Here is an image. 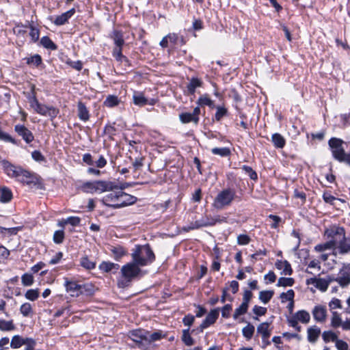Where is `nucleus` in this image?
<instances>
[{"label": "nucleus", "instance_id": "nucleus-1", "mask_svg": "<svg viewBox=\"0 0 350 350\" xmlns=\"http://www.w3.org/2000/svg\"><path fill=\"white\" fill-rule=\"evenodd\" d=\"M3 168L8 176L16 178L21 183L30 188L40 187V178L33 172L25 170L21 167H16L8 161L3 162Z\"/></svg>", "mask_w": 350, "mask_h": 350}, {"label": "nucleus", "instance_id": "nucleus-2", "mask_svg": "<svg viewBox=\"0 0 350 350\" xmlns=\"http://www.w3.org/2000/svg\"><path fill=\"white\" fill-rule=\"evenodd\" d=\"M131 256L133 261L140 267L149 265L155 260V255L148 244L136 245Z\"/></svg>", "mask_w": 350, "mask_h": 350}, {"label": "nucleus", "instance_id": "nucleus-3", "mask_svg": "<svg viewBox=\"0 0 350 350\" xmlns=\"http://www.w3.org/2000/svg\"><path fill=\"white\" fill-rule=\"evenodd\" d=\"M142 273L140 266L133 260L123 265L121 268L122 278L118 282L120 288H124L129 285L133 279L138 277Z\"/></svg>", "mask_w": 350, "mask_h": 350}, {"label": "nucleus", "instance_id": "nucleus-4", "mask_svg": "<svg viewBox=\"0 0 350 350\" xmlns=\"http://www.w3.org/2000/svg\"><path fill=\"white\" fill-rule=\"evenodd\" d=\"M236 196V191L234 189H224L219 191L214 198L212 206L217 210H221L230 206Z\"/></svg>", "mask_w": 350, "mask_h": 350}, {"label": "nucleus", "instance_id": "nucleus-5", "mask_svg": "<svg viewBox=\"0 0 350 350\" xmlns=\"http://www.w3.org/2000/svg\"><path fill=\"white\" fill-rule=\"evenodd\" d=\"M30 106L36 113L41 116L49 117L51 120L56 118L59 113V110L53 106H48L40 103L36 96H33L31 98Z\"/></svg>", "mask_w": 350, "mask_h": 350}, {"label": "nucleus", "instance_id": "nucleus-6", "mask_svg": "<svg viewBox=\"0 0 350 350\" xmlns=\"http://www.w3.org/2000/svg\"><path fill=\"white\" fill-rule=\"evenodd\" d=\"M345 142L339 138L332 137L328 144L332 150L333 157L339 162L345 163L346 153L343 144Z\"/></svg>", "mask_w": 350, "mask_h": 350}, {"label": "nucleus", "instance_id": "nucleus-7", "mask_svg": "<svg viewBox=\"0 0 350 350\" xmlns=\"http://www.w3.org/2000/svg\"><path fill=\"white\" fill-rule=\"evenodd\" d=\"M350 264H344L340 269L335 282L342 288L347 287L350 284Z\"/></svg>", "mask_w": 350, "mask_h": 350}, {"label": "nucleus", "instance_id": "nucleus-8", "mask_svg": "<svg viewBox=\"0 0 350 350\" xmlns=\"http://www.w3.org/2000/svg\"><path fill=\"white\" fill-rule=\"evenodd\" d=\"M95 185V193H98L124 188L119 187L116 183L109 180H96L94 181V186Z\"/></svg>", "mask_w": 350, "mask_h": 350}, {"label": "nucleus", "instance_id": "nucleus-9", "mask_svg": "<svg viewBox=\"0 0 350 350\" xmlns=\"http://www.w3.org/2000/svg\"><path fill=\"white\" fill-rule=\"evenodd\" d=\"M146 332L142 330H134L130 333V338L138 345L139 348L144 349L148 348Z\"/></svg>", "mask_w": 350, "mask_h": 350}, {"label": "nucleus", "instance_id": "nucleus-10", "mask_svg": "<svg viewBox=\"0 0 350 350\" xmlns=\"http://www.w3.org/2000/svg\"><path fill=\"white\" fill-rule=\"evenodd\" d=\"M200 113V109L198 106L193 109L192 113L185 112L179 115V119L183 124H187L193 122L195 124H198L199 122V115Z\"/></svg>", "mask_w": 350, "mask_h": 350}, {"label": "nucleus", "instance_id": "nucleus-11", "mask_svg": "<svg viewBox=\"0 0 350 350\" xmlns=\"http://www.w3.org/2000/svg\"><path fill=\"white\" fill-rule=\"evenodd\" d=\"M102 202L107 206L112 207L113 208H118V206L116 204H119V190L112 191L111 193L105 196L102 199Z\"/></svg>", "mask_w": 350, "mask_h": 350}, {"label": "nucleus", "instance_id": "nucleus-12", "mask_svg": "<svg viewBox=\"0 0 350 350\" xmlns=\"http://www.w3.org/2000/svg\"><path fill=\"white\" fill-rule=\"evenodd\" d=\"M64 286L67 293L72 297H78L80 295L81 284L73 280H69L68 278H64Z\"/></svg>", "mask_w": 350, "mask_h": 350}, {"label": "nucleus", "instance_id": "nucleus-13", "mask_svg": "<svg viewBox=\"0 0 350 350\" xmlns=\"http://www.w3.org/2000/svg\"><path fill=\"white\" fill-rule=\"evenodd\" d=\"M219 308L211 310L200 325L201 331L213 325L219 317Z\"/></svg>", "mask_w": 350, "mask_h": 350}, {"label": "nucleus", "instance_id": "nucleus-14", "mask_svg": "<svg viewBox=\"0 0 350 350\" xmlns=\"http://www.w3.org/2000/svg\"><path fill=\"white\" fill-rule=\"evenodd\" d=\"M14 131L20 135L26 143H31L33 139V135L31 131H29L24 125L17 124L14 127Z\"/></svg>", "mask_w": 350, "mask_h": 350}, {"label": "nucleus", "instance_id": "nucleus-15", "mask_svg": "<svg viewBox=\"0 0 350 350\" xmlns=\"http://www.w3.org/2000/svg\"><path fill=\"white\" fill-rule=\"evenodd\" d=\"M342 236V239L336 242V249L340 254L344 255L350 253V238L345 237V232Z\"/></svg>", "mask_w": 350, "mask_h": 350}, {"label": "nucleus", "instance_id": "nucleus-16", "mask_svg": "<svg viewBox=\"0 0 350 350\" xmlns=\"http://www.w3.org/2000/svg\"><path fill=\"white\" fill-rule=\"evenodd\" d=\"M119 200L120 202L116 206L118 205V208H121L134 204L137 200V198L119 190Z\"/></svg>", "mask_w": 350, "mask_h": 350}, {"label": "nucleus", "instance_id": "nucleus-17", "mask_svg": "<svg viewBox=\"0 0 350 350\" xmlns=\"http://www.w3.org/2000/svg\"><path fill=\"white\" fill-rule=\"evenodd\" d=\"M312 315L314 320L317 322L323 323L325 321L327 317V310L325 306H317L312 310Z\"/></svg>", "mask_w": 350, "mask_h": 350}, {"label": "nucleus", "instance_id": "nucleus-18", "mask_svg": "<svg viewBox=\"0 0 350 350\" xmlns=\"http://www.w3.org/2000/svg\"><path fill=\"white\" fill-rule=\"evenodd\" d=\"M211 220H213V217L205 215L204 217H202L199 220H196L194 223H192L191 226L188 228L189 230H194L198 229L202 227H206V226H212L213 224H211Z\"/></svg>", "mask_w": 350, "mask_h": 350}, {"label": "nucleus", "instance_id": "nucleus-19", "mask_svg": "<svg viewBox=\"0 0 350 350\" xmlns=\"http://www.w3.org/2000/svg\"><path fill=\"white\" fill-rule=\"evenodd\" d=\"M75 13V8H72L68 11L62 14L61 15L56 16L55 19L53 21V23L58 26L63 25L68 22L69 18H70Z\"/></svg>", "mask_w": 350, "mask_h": 350}, {"label": "nucleus", "instance_id": "nucleus-20", "mask_svg": "<svg viewBox=\"0 0 350 350\" xmlns=\"http://www.w3.org/2000/svg\"><path fill=\"white\" fill-rule=\"evenodd\" d=\"M275 267L282 270L281 274L291 275L293 273L291 264L287 260H278L275 262Z\"/></svg>", "mask_w": 350, "mask_h": 350}, {"label": "nucleus", "instance_id": "nucleus-21", "mask_svg": "<svg viewBox=\"0 0 350 350\" xmlns=\"http://www.w3.org/2000/svg\"><path fill=\"white\" fill-rule=\"evenodd\" d=\"M308 340L311 343H314L317 341L320 334L321 329L316 325L310 327L307 330Z\"/></svg>", "mask_w": 350, "mask_h": 350}, {"label": "nucleus", "instance_id": "nucleus-22", "mask_svg": "<svg viewBox=\"0 0 350 350\" xmlns=\"http://www.w3.org/2000/svg\"><path fill=\"white\" fill-rule=\"evenodd\" d=\"M133 103L138 106H144L146 104L154 105V100H151L150 102H148V99L146 98L144 94L141 92H135L133 96Z\"/></svg>", "mask_w": 350, "mask_h": 350}, {"label": "nucleus", "instance_id": "nucleus-23", "mask_svg": "<svg viewBox=\"0 0 350 350\" xmlns=\"http://www.w3.org/2000/svg\"><path fill=\"white\" fill-rule=\"evenodd\" d=\"M202 84L203 82L201 79L196 77L191 78L187 85L188 93L189 94H193L196 92V89L202 87Z\"/></svg>", "mask_w": 350, "mask_h": 350}, {"label": "nucleus", "instance_id": "nucleus-24", "mask_svg": "<svg viewBox=\"0 0 350 350\" xmlns=\"http://www.w3.org/2000/svg\"><path fill=\"white\" fill-rule=\"evenodd\" d=\"M12 199V191L6 187H0V202H9Z\"/></svg>", "mask_w": 350, "mask_h": 350}, {"label": "nucleus", "instance_id": "nucleus-25", "mask_svg": "<svg viewBox=\"0 0 350 350\" xmlns=\"http://www.w3.org/2000/svg\"><path fill=\"white\" fill-rule=\"evenodd\" d=\"M78 116L81 120L84 122L87 121L90 118L89 111L88 110L85 105L82 103H78Z\"/></svg>", "mask_w": 350, "mask_h": 350}, {"label": "nucleus", "instance_id": "nucleus-26", "mask_svg": "<svg viewBox=\"0 0 350 350\" xmlns=\"http://www.w3.org/2000/svg\"><path fill=\"white\" fill-rule=\"evenodd\" d=\"M271 142L277 148H282L286 144L284 137L280 133H274L271 136Z\"/></svg>", "mask_w": 350, "mask_h": 350}, {"label": "nucleus", "instance_id": "nucleus-27", "mask_svg": "<svg viewBox=\"0 0 350 350\" xmlns=\"http://www.w3.org/2000/svg\"><path fill=\"white\" fill-rule=\"evenodd\" d=\"M122 46H115L112 53L113 56L116 59V61L121 63L124 62L125 64H128L129 59L126 56L122 55Z\"/></svg>", "mask_w": 350, "mask_h": 350}, {"label": "nucleus", "instance_id": "nucleus-28", "mask_svg": "<svg viewBox=\"0 0 350 350\" xmlns=\"http://www.w3.org/2000/svg\"><path fill=\"white\" fill-rule=\"evenodd\" d=\"M257 333L261 335V337L269 338L271 330L269 329V323L264 322L259 324L257 327Z\"/></svg>", "mask_w": 350, "mask_h": 350}, {"label": "nucleus", "instance_id": "nucleus-29", "mask_svg": "<svg viewBox=\"0 0 350 350\" xmlns=\"http://www.w3.org/2000/svg\"><path fill=\"white\" fill-rule=\"evenodd\" d=\"M120 267V265L116 263L110 262H103L100 265L99 268L100 270L105 272L117 271Z\"/></svg>", "mask_w": 350, "mask_h": 350}, {"label": "nucleus", "instance_id": "nucleus-30", "mask_svg": "<svg viewBox=\"0 0 350 350\" xmlns=\"http://www.w3.org/2000/svg\"><path fill=\"white\" fill-rule=\"evenodd\" d=\"M116 46H122L124 44L123 34L121 31L114 30L111 36Z\"/></svg>", "mask_w": 350, "mask_h": 350}, {"label": "nucleus", "instance_id": "nucleus-31", "mask_svg": "<svg viewBox=\"0 0 350 350\" xmlns=\"http://www.w3.org/2000/svg\"><path fill=\"white\" fill-rule=\"evenodd\" d=\"M294 315L299 321L304 324L309 323L310 320L309 312L304 310L297 311Z\"/></svg>", "mask_w": 350, "mask_h": 350}, {"label": "nucleus", "instance_id": "nucleus-32", "mask_svg": "<svg viewBox=\"0 0 350 350\" xmlns=\"http://www.w3.org/2000/svg\"><path fill=\"white\" fill-rule=\"evenodd\" d=\"M336 241L331 240L323 244H319L315 246L314 249L317 252H323L327 250L336 249Z\"/></svg>", "mask_w": 350, "mask_h": 350}, {"label": "nucleus", "instance_id": "nucleus-33", "mask_svg": "<svg viewBox=\"0 0 350 350\" xmlns=\"http://www.w3.org/2000/svg\"><path fill=\"white\" fill-rule=\"evenodd\" d=\"M111 252L116 260H119L126 254V250L122 246L112 247Z\"/></svg>", "mask_w": 350, "mask_h": 350}, {"label": "nucleus", "instance_id": "nucleus-34", "mask_svg": "<svg viewBox=\"0 0 350 350\" xmlns=\"http://www.w3.org/2000/svg\"><path fill=\"white\" fill-rule=\"evenodd\" d=\"M146 339L148 342V347L152 342L159 340L164 337L161 331H157L152 334H150L149 332H146Z\"/></svg>", "mask_w": 350, "mask_h": 350}, {"label": "nucleus", "instance_id": "nucleus-35", "mask_svg": "<svg viewBox=\"0 0 350 350\" xmlns=\"http://www.w3.org/2000/svg\"><path fill=\"white\" fill-rule=\"evenodd\" d=\"M16 327L12 320L5 321L0 319V330L3 332H9L15 329Z\"/></svg>", "mask_w": 350, "mask_h": 350}, {"label": "nucleus", "instance_id": "nucleus-36", "mask_svg": "<svg viewBox=\"0 0 350 350\" xmlns=\"http://www.w3.org/2000/svg\"><path fill=\"white\" fill-rule=\"evenodd\" d=\"M181 339L186 346L189 347L194 344V340L189 333V328L183 330Z\"/></svg>", "mask_w": 350, "mask_h": 350}, {"label": "nucleus", "instance_id": "nucleus-37", "mask_svg": "<svg viewBox=\"0 0 350 350\" xmlns=\"http://www.w3.org/2000/svg\"><path fill=\"white\" fill-rule=\"evenodd\" d=\"M211 152L215 155H219L222 157H228L231 154L230 149L227 147L213 148L211 149Z\"/></svg>", "mask_w": 350, "mask_h": 350}, {"label": "nucleus", "instance_id": "nucleus-38", "mask_svg": "<svg viewBox=\"0 0 350 350\" xmlns=\"http://www.w3.org/2000/svg\"><path fill=\"white\" fill-rule=\"evenodd\" d=\"M255 327L253 325L248 323L247 325L242 329L243 336L247 339L250 340L254 333Z\"/></svg>", "mask_w": 350, "mask_h": 350}, {"label": "nucleus", "instance_id": "nucleus-39", "mask_svg": "<svg viewBox=\"0 0 350 350\" xmlns=\"http://www.w3.org/2000/svg\"><path fill=\"white\" fill-rule=\"evenodd\" d=\"M273 295V291H262L259 293V299L266 304L271 299Z\"/></svg>", "mask_w": 350, "mask_h": 350}, {"label": "nucleus", "instance_id": "nucleus-40", "mask_svg": "<svg viewBox=\"0 0 350 350\" xmlns=\"http://www.w3.org/2000/svg\"><path fill=\"white\" fill-rule=\"evenodd\" d=\"M120 103L118 96L114 95H109L104 101V105L107 107H113Z\"/></svg>", "mask_w": 350, "mask_h": 350}, {"label": "nucleus", "instance_id": "nucleus-41", "mask_svg": "<svg viewBox=\"0 0 350 350\" xmlns=\"http://www.w3.org/2000/svg\"><path fill=\"white\" fill-rule=\"evenodd\" d=\"M80 265L81 267L88 270L93 269L96 267V262L90 260L88 256H83L81 258Z\"/></svg>", "mask_w": 350, "mask_h": 350}, {"label": "nucleus", "instance_id": "nucleus-42", "mask_svg": "<svg viewBox=\"0 0 350 350\" xmlns=\"http://www.w3.org/2000/svg\"><path fill=\"white\" fill-rule=\"evenodd\" d=\"M40 44L47 49H57L56 44L48 36L42 37L40 40Z\"/></svg>", "mask_w": 350, "mask_h": 350}, {"label": "nucleus", "instance_id": "nucleus-43", "mask_svg": "<svg viewBox=\"0 0 350 350\" xmlns=\"http://www.w3.org/2000/svg\"><path fill=\"white\" fill-rule=\"evenodd\" d=\"M196 103L198 106H204L206 105L208 107H212L213 105V101L208 97L207 94H204L201 96L197 100Z\"/></svg>", "mask_w": 350, "mask_h": 350}, {"label": "nucleus", "instance_id": "nucleus-44", "mask_svg": "<svg viewBox=\"0 0 350 350\" xmlns=\"http://www.w3.org/2000/svg\"><path fill=\"white\" fill-rule=\"evenodd\" d=\"M322 338L325 342H336L338 339V336L332 331H325L322 334Z\"/></svg>", "mask_w": 350, "mask_h": 350}, {"label": "nucleus", "instance_id": "nucleus-45", "mask_svg": "<svg viewBox=\"0 0 350 350\" xmlns=\"http://www.w3.org/2000/svg\"><path fill=\"white\" fill-rule=\"evenodd\" d=\"M342 319L337 312H332L331 326L334 328L340 327L342 325Z\"/></svg>", "mask_w": 350, "mask_h": 350}, {"label": "nucleus", "instance_id": "nucleus-46", "mask_svg": "<svg viewBox=\"0 0 350 350\" xmlns=\"http://www.w3.org/2000/svg\"><path fill=\"white\" fill-rule=\"evenodd\" d=\"M294 279L292 278H280L278 280V286H292L294 284Z\"/></svg>", "mask_w": 350, "mask_h": 350}, {"label": "nucleus", "instance_id": "nucleus-47", "mask_svg": "<svg viewBox=\"0 0 350 350\" xmlns=\"http://www.w3.org/2000/svg\"><path fill=\"white\" fill-rule=\"evenodd\" d=\"M294 297L295 292L293 289H289L286 293H282L280 296L282 303H284L286 301H292L293 300Z\"/></svg>", "mask_w": 350, "mask_h": 350}, {"label": "nucleus", "instance_id": "nucleus-48", "mask_svg": "<svg viewBox=\"0 0 350 350\" xmlns=\"http://www.w3.org/2000/svg\"><path fill=\"white\" fill-rule=\"evenodd\" d=\"M216 113L215 114V119L216 121L219 122L221 119L226 116L228 113V110L224 107L217 106L216 107Z\"/></svg>", "mask_w": 350, "mask_h": 350}, {"label": "nucleus", "instance_id": "nucleus-49", "mask_svg": "<svg viewBox=\"0 0 350 350\" xmlns=\"http://www.w3.org/2000/svg\"><path fill=\"white\" fill-rule=\"evenodd\" d=\"M315 287L320 291L325 292L329 287V281L324 278H318Z\"/></svg>", "mask_w": 350, "mask_h": 350}, {"label": "nucleus", "instance_id": "nucleus-50", "mask_svg": "<svg viewBox=\"0 0 350 350\" xmlns=\"http://www.w3.org/2000/svg\"><path fill=\"white\" fill-rule=\"evenodd\" d=\"M344 232H345V230L343 228L336 227L335 228L326 230L325 234L328 237H333L336 234L342 235V234H344Z\"/></svg>", "mask_w": 350, "mask_h": 350}, {"label": "nucleus", "instance_id": "nucleus-51", "mask_svg": "<svg viewBox=\"0 0 350 350\" xmlns=\"http://www.w3.org/2000/svg\"><path fill=\"white\" fill-rule=\"evenodd\" d=\"M20 312L24 317L29 316L33 312L31 305L29 303L22 304Z\"/></svg>", "mask_w": 350, "mask_h": 350}, {"label": "nucleus", "instance_id": "nucleus-52", "mask_svg": "<svg viewBox=\"0 0 350 350\" xmlns=\"http://www.w3.org/2000/svg\"><path fill=\"white\" fill-rule=\"evenodd\" d=\"M24 344L25 341L22 338H21L19 336H14L11 340L10 346L12 348L17 349Z\"/></svg>", "mask_w": 350, "mask_h": 350}, {"label": "nucleus", "instance_id": "nucleus-53", "mask_svg": "<svg viewBox=\"0 0 350 350\" xmlns=\"http://www.w3.org/2000/svg\"><path fill=\"white\" fill-rule=\"evenodd\" d=\"M42 63L41 56L38 54H36L27 59V64H32L36 66H38Z\"/></svg>", "mask_w": 350, "mask_h": 350}, {"label": "nucleus", "instance_id": "nucleus-54", "mask_svg": "<svg viewBox=\"0 0 350 350\" xmlns=\"http://www.w3.org/2000/svg\"><path fill=\"white\" fill-rule=\"evenodd\" d=\"M248 306L245 304H241L239 308H237L234 314H233V318L234 319H238V317L241 315H243L245 314L247 311Z\"/></svg>", "mask_w": 350, "mask_h": 350}, {"label": "nucleus", "instance_id": "nucleus-55", "mask_svg": "<svg viewBox=\"0 0 350 350\" xmlns=\"http://www.w3.org/2000/svg\"><path fill=\"white\" fill-rule=\"evenodd\" d=\"M0 140L5 142H10L15 145H18L17 142L8 133L3 132L0 129Z\"/></svg>", "mask_w": 350, "mask_h": 350}, {"label": "nucleus", "instance_id": "nucleus-56", "mask_svg": "<svg viewBox=\"0 0 350 350\" xmlns=\"http://www.w3.org/2000/svg\"><path fill=\"white\" fill-rule=\"evenodd\" d=\"M21 282L25 286H31L33 283V277L31 274L25 273L21 277Z\"/></svg>", "mask_w": 350, "mask_h": 350}, {"label": "nucleus", "instance_id": "nucleus-57", "mask_svg": "<svg viewBox=\"0 0 350 350\" xmlns=\"http://www.w3.org/2000/svg\"><path fill=\"white\" fill-rule=\"evenodd\" d=\"M80 295H92L94 294V288L90 284H81Z\"/></svg>", "mask_w": 350, "mask_h": 350}, {"label": "nucleus", "instance_id": "nucleus-58", "mask_svg": "<svg viewBox=\"0 0 350 350\" xmlns=\"http://www.w3.org/2000/svg\"><path fill=\"white\" fill-rule=\"evenodd\" d=\"M25 296L29 300L35 301L39 296V291L37 289H29L26 292Z\"/></svg>", "mask_w": 350, "mask_h": 350}, {"label": "nucleus", "instance_id": "nucleus-59", "mask_svg": "<svg viewBox=\"0 0 350 350\" xmlns=\"http://www.w3.org/2000/svg\"><path fill=\"white\" fill-rule=\"evenodd\" d=\"M53 241L57 244H60L64 239V232L63 230H56L53 234Z\"/></svg>", "mask_w": 350, "mask_h": 350}, {"label": "nucleus", "instance_id": "nucleus-60", "mask_svg": "<svg viewBox=\"0 0 350 350\" xmlns=\"http://www.w3.org/2000/svg\"><path fill=\"white\" fill-rule=\"evenodd\" d=\"M129 159L132 161V165L135 170H138L143 166L144 158L142 157H136L133 161L131 157Z\"/></svg>", "mask_w": 350, "mask_h": 350}, {"label": "nucleus", "instance_id": "nucleus-61", "mask_svg": "<svg viewBox=\"0 0 350 350\" xmlns=\"http://www.w3.org/2000/svg\"><path fill=\"white\" fill-rule=\"evenodd\" d=\"M242 170L250 177L252 180H256L258 178L257 174L252 168L247 165H243Z\"/></svg>", "mask_w": 350, "mask_h": 350}, {"label": "nucleus", "instance_id": "nucleus-62", "mask_svg": "<svg viewBox=\"0 0 350 350\" xmlns=\"http://www.w3.org/2000/svg\"><path fill=\"white\" fill-rule=\"evenodd\" d=\"M81 219L78 217H69L66 219H63L62 223L70 224L72 226H77L79 225Z\"/></svg>", "mask_w": 350, "mask_h": 350}, {"label": "nucleus", "instance_id": "nucleus-63", "mask_svg": "<svg viewBox=\"0 0 350 350\" xmlns=\"http://www.w3.org/2000/svg\"><path fill=\"white\" fill-rule=\"evenodd\" d=\"M250 237L247 234H239L237 237V243L239 245H247L250 242Z\"/></svg>", "mask_w": 350, "mask_h": 350}, {"label": "nucleus", "instance_id": "nucleus-64", "mask_svg": "<svg viewBox=\"0 0 350 350\" xmlns=\"http://www.w3.org/2000/svg\"><path fill=\"white\" fill-rule=\"evenodd\" d=\"M335 345L338 350H348L349 349L348 344L345 341L338 338L335 342Z\"/></svg>", "mask_w": 350, "mask_h": 350}]
</instances>
